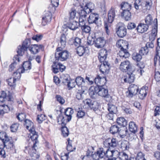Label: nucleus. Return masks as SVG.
<instances>
[{
  "label": "nucleus",
  "mask_w": 160,
  "mask_h": 160,
  "mask_svg": "<svg viewBox=\"0 0 160 160\" xmlns=\"http://www.w3.org/2000/svg\"><path fill=\"white\" fill-rule=\"evenodd\" d=\"M63 48H58L57 49V52L56 53L55 56L56 59L58 61H65L69 57V52L67 50H63Z\"/></svg>",
  "instance_id": "obj_1"
},
{
  "label": "nucleus",
  "mask_w": 160,
  "mask_h": 160,
  "mask_svg": "<svg viewBox=\"0 0 160 160\" xmlns=\"http://www.w3.org/2000/svg\"><path fill=\"white\" fill-rule=\"evenodd\" d=\"M119 68L121 71L124 72H133L135 70V68L132 64L128 60L121 62Z\"/></svg>",
  "instance_id": "obj_2"
},
{
  "label": "nucleus",
  "mask_w": 160,
  "mask_h": 160,
  "mask_svg": "<svg viewBox=\"0 0 160 160\" xmlns=\"http://www.w3.org/2000/svg\"><path fill=\"white\" fill-rule=\"evenodd\" d=\"M89 23H95L98 26L101 25L102 22L99 15L96 13H91L90 14L88 19Z\"/></svg>",
  "instance_id": "obj_3"
},
{
  "label": "nucleus",
  "mask_w": 160,
  "mask_h": 160,
  "mask_svg": "<svg viewBox=\"0 0 160 160\" xmlns=\"http://www.w3.org/2000/svg\"><path fill=\"white\" fill-rule=\"evenodd\" d=\"M98 152L99 156L102 158L106 157L108 158H110L112 157V150H109L108 148H100Z\"/></svg>",
  "instance_id": "obj_4"
},
{
  "label": "nucleus",
  "mask_w": 160,
  "mask_h": 160,
  "mask_svg": "<svg viewBox=\"0 0 160 160\" xmlns=\"http://www.w3.org/2000/svg\"><path fill=\"white\" fill-rule=\"evenodd\" d=\"M116 32L118 36L122 38L126 34V29L121 22L118 23L116 28Z\"/></svg>",
  "instance_id": "obj_5"
},
{
  "label": "nucleus",
  "mask_w": 160,
  "mask_h": 160,
  "mask_svg": "<svg viewBox=\"0 0 160 160\" xmlns=\"http://www.w3.org/2000/svg\"><path fill=\"white\" fill-rule=\"evenodd\" d=\"M138 87L134 84H131L128 88V91L126 92V95L129 98L132 97L138 92Z\"/></svg>",
  "instance_id": "obj_6"
},
{
  "label": "nucleus",
  "mask_w": 160,
  "mask_h": 160,
  "mask_svg": "<svg viewBox=\"0 0 160 160\" xmlns=\"http://www.w3.org/2000/svg\"><path fill=\"white\" fill-rule=\"evenodd\" d=\"M102 62L100 66L99 69L101 72L104 74H108L110 69V64L106 61L101 62Z\"/></svg>",
  "instance_id": "obj_7"
},
{
  "label": "nucleus",
  "mask_w": 160,
  "mask_h": 160,
  "mask_svg": "<svg viewBox=\"0 0 160 160\" xmlns=\"http://www.w3.org/2000/svg\"><path fill=\"white\" fill-rule=\"evenodd\" d=\"M95 90L98 91V95L101 97H106L108 95V89L104 87L103 86L95 87Z\"/></svg>",
  "instance_id": "obj_8"
},
{
  "label": "nucleus",
  "mask_w": 160,
  "mask_h": 160,
  "mask_svg": "<svg viewBox=\"0 0 160 160\" xmlns=\"http://www.w3.org/2000/svg\"><path fill=\"white\" fill-rule=\"evenodd\" d=\"M120 51L118 53V58L116 59V62H118V60L121 58L122 59H125L129 56V54L126 49H120Z\"/></svg>",
  "instance_id": "obj_9"
},
{
  "label": "nucleus",
  "mask_w": 160,
  "mask_h": 160,
  "mask_svg": "<svg viewBox=\"0 0 160 160\" xmlns=\"http://www.w3.org/2000/svg\"><path fill=\"white\" fill-rule=\"evenodd\" d=\"M30 138L33 142L32 148H34L36 147H37L36 145L38 142L37 139L38 138V135L37 133L35 130L30 131Z\"/></svg>",
  "instance_id": "obj_10"
},
{
  "label": "nucleus",
  "mask_w": 160,
  "mask_h": 160,
  "mask_svg": "<svg viewBox=\"0 0 160 160\" xmlns=\"http://www.w3.org/2000/svg\"><path fill=\"white\" fill-rule=\"evenodd\" d=\"M105 43V41L102 37L98 38L94 42L95 46L98 48L103 47Z\"/></svg>",
  "instance_id": "obj_11"
},
{
  "label": "nucleus",
  "mask_w": 160,
  "mask_h": 160,
  "mask_svg": "<svg viewBox=\"0 0 160 160\" xmlns=\"http://www.w3.org/2000/svg\"><path fill=\"white\" fill-rule=\"evenodd\" d=\"M94 82L98 86H103L106 82V78L105 77L102 78L98 75L95 78Z\"/></svg>",
  "instance_id": "obj_12"
},
{
  "label": "nucleus",
  "mask_w": 160,
  "mask_h": 160,
  "mask_svg": "<svg viewBox=\"0 0 160 160\" xmlns=\"http://www.w3.org/2000/svg\"><path fill=\"white\" fill-rule=\"evenodd\" d=\"M45 13L42 18V24L43 26L45 25L51 20V14L45 12Z\"/></svg>",
  "instance_id": "obj_13"
},
{
  "label": "nucleus",
  "mask_w": 160,
  "mask_h": 160,
  "mask_svg": "<svg viewBox=\"0 0 160 160\" xmlns=\"http://www.w3.org/2000/svg\"><path fill=\"white\" fill-rule=\"evenodd\" d=\"M3 145V148H6L8 149H11L13 148L14 145L13 141L11 139L9 138L4 142H2Z\"/></svg>",
  "instance_id": "obj_14"
},
{
  "label": "nucleus",
  "mask_w": 160,
  "mask_h": 160,
  "mask_svg": "<svg viewBox=\"0 0 160 160\" xmlns=\"http://www.w3.org/2000/svg\"><path fill=\"white\" fill-rule=\"evenodd\" d=\"M107 55V51L105 49L100 50L98 56V58L100 62L105 61Z\"/></svg>",
  "instance_id": "obj_15"
},
{
  "label": "nucleus",
  "mask_w": 160,
  "mask_h": 160,
  "mask_svg": "<svg viewBox=\"0 0 160 160\" xmlns=\"http://www.w3.org/2000/svg\"><path fill=\"white\" fill-rule=\"evenodd\" d=\"M58 112V113L59 114L58 116L57 117L58 122L59 124L62 125V126L65 125L66 123L68 121H67V120L64 119L63 118L64 117H63V115H62V112L61 111V109L60 108L59 110H57Z\"/></svg>",
  "instance_id": "obj_16"
},
{
  "label": "nucleus",
  "mask_w": 160,
  "mask_h": 160,
  "mask_svg": "<svg viewBox=\"0 0 160 160\" xmlns=\"http://www.w3.org/2000/svg\"><path fill=\"white\" fill-rule=\"evenodd\" d=\"M116 11L114 8H111L108 11V21L110 23H111L114 20L115 16Z\"/></svg>",
  "instance_id": "obj_17"
},
{
  "label": "nucleus",
  "mask_w": 160,
  "mask_h": 160,
  "mask_svg": "<svg viewBox=\"0 0 160 160\" xmlns=\"http://www.w3.org/2000/svg\"><path fill=\"white\" fill-rule=\"evenodd\" d=\"M14 62L12 63L9 66V71L10 72L12 71L17 65V63L20 61L18 55L15 56L13 58Z\"/></svg>",
  "instance_id": "obj_18"
},
{
  "label": "nucleus",
  "mask_w": 160,
  "mask_h": 160,
  "mask_svg": "<svg viewBox=\"0 0 160 160\" xmlns=\"http://www.w3.org/2000/svg\"><path fill=\"white\" fill-rule=\"evenodd\" d=\"M148 28V26L147 25L141 23L138 25L137 29L138 32L142 33L147 31Z\"/></svg>",
  "instance_id": "obj_19"
},
{
  "label": "nucleus",
  "mask_w": 160,
  "mask_h": 160,
  "mask_svg": "<svg viewBox=\"0 0 160 160\" xmlns=\"http://www.w3.org/2000/svg\"><path fill=\"white\" fill-rule=\"evenodd\" d=\"M43 47L41 45L34 44L32 45L29 48V50L33 54H36L38 52L39 50L42 49Z\"/></svg>",
  "instance_id": "obj_20"
},
{
  "label": "nucleus",
  "mask_w": 160,
  "mask_h": 160,
  "mask_svg": "<svg viewBox=\"0 0 160 160\" xmlns=\"http://www.w3.org/2000/svg\"><path fill=\"white\" fill-rule=\"evenodd\" d=\"M116 45L120 49H126L128 47V44L126 41L122 40H119L117 42Z\"/></svg>",
  "instance_id": "obj_21"
},
{
  "label": "nucleus",
  "mask_w": 160,
  "mask_h": 160,
  "mask_svg": "<svg viewBox=\"0 0 160 160\" xmlns=\"http://www.w3.org/2000/svg\"><path fill=\"white\" fill-rule=\"evenodd\" d=\"M126 78H125L124 81L125 82H128L130 83L132 82L135 79V75L133 74V72H127Z\"/></svg>",
  "instance_id": "obj_22"
},
{
  "label": "nucleus",
  "mask_w": 160,
  "mask_h": 160,
  "mask_svg": "<svg viewBox=\"0 0 160 160\" xmlns=\"http://www.w3.org/2000/svg\"><path fill=\"white\" fill-rule=\"evenodd\" d=\"M24 125L29 132L33 131V130H35L33 128V122L28 119H26L25 121Z\"/></svg>",
  "instance_id": "obj_23"
},
{
  "label": "nucleus",
  "mask_w": 160,
  "mask_h": 160,
  "mask_svg": "<svg viewBox=\"0 0 160 160\" xmlns=\"http://www.w3.org/2000/svg\"><path fill=\"white\" fill-rule=\"evenodd\" d=\"M73 110L70 108H67L64 112V114L65 115V117H67V121L69 122L72 118V115L73 113Z\"/></svg>",
  "instance_id": "obj_24"
},
{
  "label": "nucleus",
  "mask_w": 160,
  "mask_h": 160,
  "mask_svg": "<svg viewBox=\"0 0 160 160\" xmlns=\"http://www.w3.org/2000/svg\"><path fill=\"white\" fill-rule=\"evenodd\" d=\"M121 17L126 21H129L131 18V14L130 11H123L121 13Z\"/></svg>",
  "instance_id": "obj_25"
},
{
  "label": "nucleus",
  "mask_w": 160,
  "mask_h": 160,
  "mask_svg": "<svg viewBox=\"0 0 160 160\" xmlns=\"http://www.w3.org/2000/svg\"><path fill=\"white\" fill-rule=\"evenodd\" d=\"M157 27L152 29L151 33L149 34V39L151 42L154 40L157 35Z\"/></svg>",
  "instance_id": "obj_26"
},
{
  "label": "nucleus",
  "mask_w": 160,
  "mask_h": 160,
  "mask_svg": "<svg viewBox=\"0 0 160 160\" xmlns=\"http://www.w3.org/2000/svg\"><path fill=\"white\" fill-rule=\"evenodd\" d=\"M67 38L65 35L64 34H61L60 39V47L59 48H64L66 45Z\"/></svg>",
  "instance_id": "obj_27"
},
{
  "label": "nucleus",
  "mask_w": 160,
  "mask_h": 160,
  "mask_svg": "<svg viewBox=\"0 0 160 160\" xmlns=\"http://www.w3.org/2000/svg\"><path fill=\"white\" fill-rule=\"evenodd\" d=\"M129 128L130 132L135 133L137 131V126L133 122H130L129 124Z\"/></svg>",
  "instance_id": "obj_28"
},
{
  "label": "nucleus",
  "mask_w": 160,
  "mask_h": 160,
  "mask_svg": "<svg viewBox=\"0 0 160 160\" xmlns=\"http://www.w3.org/2000/svg\"><path fill=\"white\" fill-rule=\"evenodd\" d=\"M81 40L78 38H76L75 39L72 38L69 40L70 44L74 45L76 46H78L80 45Z\"/></svg>",
  "instance_id": "obj_29"
},
{
  "label": "nucleus",
  "mask_w": 160,
  "mask_h": 160,
  "mask_svg": "<svg viewBox=\"0 0 160 160\" xmlns=\"http://www.w3.org/2000/svg\"><path fill=\"white\" fill-rule=\"evenodd\" d=\"M78 23L76 20H70V22L69 24V28L73 30H75L78 28Z\"/></svg>",
  "instance_id": "obj_30"
},
{
  "label": "nucleus",
  "mask_w": 160,
  "mask_h": 160,
  "mask_svg": "<svg viewBox=\"0 0 160 160\" xmlns=\"http://www.w3.org/2000/svg\"><path fill=\"white\" fill-rule=\"evenodd\" d=\"M31 64L30 62L29 61H26L23 62L22 67L19 68H22L23 70V72L25 71L30 70L31 69Z\"/></svg>",
  "instance_id": "obj_31"
},
{
  "label": "nucleus",
  "mask_w": 160,
  "mask_h": 160,
  "mask_svg": "<svg viewBox=\"0 0 160 160\" xmlns=\"http://www.w3.org/2000/svg\"><path fill=\"white\" fill-rule=\"evenodd\" d=\"M75 82L76 84H77L79 87L84 85L86 83L85 81L84 80V78L80 76L77 77L75 79Z\"/></svg>",
  "instance_id": "obj_32"
},
{
  "label": "nucleus",
  "mask_w": 160,
  "mask_h": 160,
  "mask_svg": "<svg viewBox=\"0 0 160 160\" xmlns=\"http://www.w3.org/2000/svg\"><path fill=\"white\" fill-rule=\"evenodd\" d=\"M23 70L22 68H18L16 72L13 73L14 78L16 80H19L21 78V73H23Z\"/></svg>",
  "instance_id": "obj_33"
},
{
  "label": "nucleus",
  "mask_w": 160,
  "mask_h": 160,
  "mask_svg": "<svg viewBox=\"0 0 160 160\" xmlns=\"http://www.w3.org/2000/svg\"><path fill=\"white\" fill-rule=\"evenodd\" d=\"M121 8L123 11H130L131 9V5L127 2H122L121 5Z\"/></svg>",
  "instance_id": "obj_34"
},
{
  "label": "nucleus",
  "mask_w": 160,
  "mask_h": 160,
  "mask_svg": "<svg viewBox=\"0 0 160 160\" xmlns=\"http://www.w3.org/2000/svg\"><path fill=\"white\" fill-rule=\"evenodd\" d=\"M117 123L120 125L125 126L127 124V122L123 117L118 118L117 119Z\"/></svg>",
  "instance_id": "obj_35"
},
{
  "label": "nucleus",
  "mask_w": 160,
  "mask_h": 160,
  "mask_svg": "<svg viewBox=\"0 0 160 160\" xmlns=\"http://www.w3.org/2000/svg\"><path fill=\"white\" fill-rule=\"evenodd\" d=\"M84 9L87 11L88 13L92 12L94 8V4L92 2H89L86 4L84 6Z\"/></svg>",
  "instance_id": "obj_36"
},
{
  "label": "nucleus",
  "mask_w": 160,
  "mask_h": 160,
  "mask_svg": "<svg viewBox=\"0 0 160 160\" xmlns=\"http://www.w3.org/2000/svg\"><path fill=\"white\" fill-rule=\"evenodd\" d=\"M145 87L142 88L139 92V97L141 99H143L147 94V92Z\"/></svg>",
  "instance_id": "obj_37"
},
{
  "label": "nucleus",
  "mask_w": 160,
  "mask_h": 160,
  "mask_svg": "<svg viewBox=\"0 0 160 160\" xmlns=\"http://www.w3.org/2000/svg\"><path fill=\"white\" fill-rule=\"evenodd\" d=\"M61 81L63 84L65 85H67V83L70 81V78L68 75H62L61 77Z\"/></svg>",
  "instance_id": "obj_38"
},
{
  "label": "nucleus",
  "mask_w": 160,
  "mask_h": 160,
  "mask_svg": "<svg viewBox=\"0 0 160 160\" xmlns=\"http://www.w3.org/2000/svg\"><path fill=\"white\" fill-rule=\"evenodd\" d=\"M121 148L123 150H126L129 148V142L127 141H123L121 143Z\"/></svg>",
  "instance_id": "obj_39"
},
{
  "label": "nucleus",
  "mask_w": 160,
  "mask_h": 160,
  "mask_svg": "<svg viewBox=\"0 0 160 160\" xmlns=\"http://www.w3.org/2000/svg\"><path fill=\"white\" fill-rule=\"evenodd\" d=\"M89 92V95L92 98H95L96 95L98 94V91L95 90V87L90 88Z\"/></svg>",
  "instance_id": "obj_40"
},
{
  "label": "nucleus",
  "mask_w": 160,
  "mask_h": 160,
  "mask_svg": "<svg viewBox=\"0 0 160 160\" xmlns=\"http://www.w3.org/2000/svg\"><path fill=\"white\" fill-rule=\"evenodd\" d=\"M10 110V109L8 106L4 105L1 107V109L0 110V114L3 115L5 113H7Z\"/></svg>",
  "instance_id": "obj_41"
},
{
  "label": "nucleus",
  "mask_w": 160,
  "mask_h": 160,
  "mask_svg": "<svg viewBox=\"0 0 160 160\" xmlns=\"http://www.w3.org/2000/svg\"><path fill=\"white\" fill-rule=\"evenodd\" d=\"M119 130V127L117 125H114L111 127L110 132L111 133L113 134L118 132Z\"/></svg>",
  "instance_id": "obj_42"
},
{
  "label": "nucleus",
  "mask_w": 160,
  "mask_h": 160,
  "mask_svg": "<svg viewBox=\"0 0 160 160\" xmlns=\"http://www.w3.org/2000/svg\"><path fill=\"white\" fill-rule=\"evenodd\" d=\"M85 48L83 46L78 47L77 48V53L80 56H82L85 52Z\"/></svg>",
  "instance_id": "obj_43"
},
{
  "label": "nucleus",
  "mask_w": 160,
  "mask_h": 160,
  "mask_svg": "<svg viewBox=\"0 0 160 160\" xmlns=\"http://www.w3.org/2000/svg\"><path fill=\"white\" fill-rule=\"evenodd\" d=\"M132 58L134 61L139 62L142 58V55L140 53H134L132 55Z\"/></svg>",
  "instance_id": "obj_44"
},
{
  "label": "nucleus",
  "mask_w": 160,
  "mask_h": 160,
  "mask_svg": "<svg viewBox=\"0 0 160 160\" xmlns=\"http://www.w3.org/2000/svg\"><path fill=\"white\" fill-rule=\"evenodd\" d=\"M108 110L109 112L116 114L117 112V108L114 105L111 104H108Z\"/></svg>",
  "instance_id": "obj_45"
},
{
  "label": "nucleus",
  "mask_w": 160,
  "mask_h": 160,
  "mask_svg": "<svg viewBox=\"0 0 160 160\" xmlns=\"http://www.w3.org/2000/svg\"><path fill=\"white\" fill-rule=\"evenodd\" d=\"M9 138L7 135L6 133L4 132H0V139L2 142H4Z\"/></svg>",
  "instance_id": "obj_46"
},
{
  "label": "nucleus",
  "mask_w": 160,
  "mask_h": 160,
  "mask_svg": "<svg viewBox=\"0 0 160 160\" xmlns=\"http://www.w3.org/2000/svg\"><path fill=\"white\" fill-rule=\"evenodd\" d=\"M60 66L56 62H54L52 65V70L53 72L55 73H57L59 71Z\"/></svg>",
  "instance_id": "obj_47"
},
{
  "label": "nucleus",
  "mask_w": 160,
  "mask_h": 160,
  "mask_svg": "<svg viewBox=\"0 0 160 160\" xmlns=\"http://www.w3.org/2000/svg\"><path fill=\"white\" fill-rule=\"evenodd\" d=\"M22 45L19 46L18 48V50L17 51L18 55L19 56H22L25 51L27 50L26 48Z\"/></svg>",
  "instance_id": "obj_48"
},
{
  "label": "nucleus",
  "mask_w": 160,
  "mask_h": 160,
  "mask_svg": "<svg viewBox=\"0 0 160 160\" xmlns=\"http://www.w3.org/2000/svg\"><path fill=\"white\" fill-rule=\"evenodd\" d=\"M149 52V50L146 46L142 48L140 50L139 53L141 55H145L148 54Z\"/></svg>",
  "instance_id": "obj_49"
},
{
  "label": "nucleus",
  "mask_w": 160,
  "mask_h": 160,
  "mask_svg": "<svg viewBox=\"0 0 160 160\" xmlns=\"http://www.w3.org/2000/svg\"><path fill=\"white\" fill-rule=\"evenodd\" d=\"M146 24L148 25H151L153 23V19L150 15H148L146 18L145 19Z\"/></svg>",
  "instance_id": "obj_50"
},
{
  "label": "nucleus",
  "mask_w": 160,
  "mask_h": 160,
  "mask_svg": "<svg viewBox=\"0 0 160 160\" xmlns=\"http://www.w3.org/2000/svg\"><path fill=\"white\" fill-rule=\"evenodd\" d=\"M57 7L51 4L48 7L47 10L45 11V12L50 13L52 14V13H53L54 12L56 9V8Z\"/></svg>",
  "instance_id": "obj_51"
},
{
  "label": "nucleus",
  "mask_w": 160,
  "mask_h": 160,
  "mask_svg": "<svg viewBox=\"0 0 160 160\" xmlns=\"http://www.w3.org/2000/svg\"><path fill=\"white\" fill-rule=\"evenodd\" d=\"M61 131L62 134L64 137H67L69 134L68 129L66 127H62Z\"/></svg>",
  "instance_id": "obj_52"
},
{
  "label": "nucleus",
  "mask_w": 160,
  "mask_h": 160,
  "mask_svg": "<svg viewBox=\"0 0 160 160\" xmlns=\"http://www.w3.org/2000/svg\"><path fill=\"white\" fill-rule=\"evenodd\" d=\"M119 158L120 160H127L128 158V156L126 153L121 152L119 156Z\"/></svg>",
  "instance_id": "obj_53"
},
{
  "label": "nucleus",
  "mask_w": 160,
  "mask_h": 160,
  "mask_svg": "<svg viewBox=\"0 0 160 160\" xmlns=\"http://www.w3.org/2000/svg\"><path fill=\"white\" fill-rule=\"evenodd\" d=\"M84 91L79 90L78 92H77L76 95L77 98L78 99H81L82 98L84 97Z\"/></svg>",
  "instance_id": "obj_54"
},
{
  "label": "nucleus",
  "mask_w": 160,
  "mask_h": 160,
  "mask_svg": "<svg viewBox=\"0 0 160 160\" xmlns=\"http://www.w3.org/2000/svg\"><path fill=\"white\" fill-rule=\"evenodd\" d=\"M158 57H159V63L160 65V50H157L155 56L154 58V63L156 65V62L157 61Z\"/></svg>",
  "instance_id": "obj_55"
},
{
  "label": "nucleus",
  "mask_w": 160,
  "mask_h": 160,
  "mask_svg": "<svg viewBox=\"0 0 160 160\" xmlns=\"http://www.w3.org/2000/svg\"><path fill=\"white\" fill-rule=\"evenodd\" d=\"M45 115L43 114L38 115L37 118V121L40 123L46 119Z\"/></svg>",
  "instance_id": "obj_56"
},
{
  "label": "nucleus",
  "mask_w": 160,
  "mask_h": 160,
  "mask_svg": "<svg viewBox=\"0 0 160 160\" xmlns=\"http://www.w3.org/2000/svg\"><path fill=\"white\" fill-rule=\"evenodd\" d=\"M7 97L6 93L4 91H2L0 93V102H3Z\"/></svg>",
  "instance_id": "obj_57"
},
{
  "label": "nucleus",
  "mask_w": 160,
  "mask_h": 160,
  "mask_svg": "<svg viewBox=\"0 0 160 160\" xmlns=\"http://www.w3.org/2000/svg\"><path fill=\"white\" fill-rule=\"evenodd\" d=\"M76 83L75 81L73 80L69 81L68 83H67V87L69 88V89L73 88L76 86Z\"/></svg>",
  "instance_id": "obj_58"
},
{
  "label": "nucleus",
  "mask_w": 160,
  "mask_h": 160,
  "mask_svg": "<svg viewBox=\"0 0 160 160\" xmlns=\"http://www.w3.org/2000/svg\"><path fill=\"white\" fill-rule=\"evenodd\" d=\"M111 147L114 148L117 146L118 144V141L116 139L113 138L111 140L110 139Z\"/></svg>",
  "instance_id": "obj_59"
},
{
  "label": "nucleus",
  "mask_w": 160,
  "mask_h": 160,
  "mask_svg": "<svg viewBox=\"0 0 160 160\" xmlns=\"http://www.w3.org/2000/svg\"><path fill=\"white\" fill-rule=\"evenodd\" d=\"M81 28L83 32L87 33H89L91 31V28L90 27L84 25L81 27Z\"/></svg>",
  "instance_id": "obj_60"
},
{
  "label": "nucleus",
  "mask_w": 160,
  "mask_h": 160,
  "mask_svg": "<svg viewBox=\"0 0 160 160\" xmlns=\"http://www.w3.org/2000/svg\"><path fill=\"white\" fill-rule=\"evenodd\" d=\"M144 154L142 152H139L137 155L136 160H146L144 157Z\"/></svg>",
  "instance_id": "obj_61"
},
{
  "label": "nucleus",
  "mask_w": 160,
  "mask_h": 160,
  "mask_svg": "<svg viewBox=\"0 0 160 160\" xmlns=\"http://www.w3.org/2000/svg\"><path fill=\"white\" fill-rule=\"evenodd\" d=\"M85 80H86L85 82H86L88 84L92 85L94 83L95 79L91 77L90 78L86 77Z\"/></svg>",
  "instance_id": "obj_62"
},
{
  "label": "nucleus",
  "mask_w": 160,
  "mask_h": 160,
  "mask_svg": "<svg viewBox=\"0 0 160 160\" xmlns=\"http://www.w3.org/2000/svg\"><path fill=\"white\" fill-rule=\"evenodd\" d=\"M120 152L117 150H112V160H116V158L119 157Z\"/></svg>",
  "instance_id": "obj_63"
},
{
  "label": "nucleus",
  "mask_w": 160,
  "mask_h": 160,
  "mask_svg": "<svg viewBox=\"0 0 160 160\" xmlns=\"http://www.w3.org/2000/svg\"><path fill=\"white\" fill-rule=\"evenodd\" d=\"M16 80L13 78H10L7 80L8 84L10 86H14L15 85Z\"/></svg>",
  "instance_id": "obj_64"
}]
</instances>
